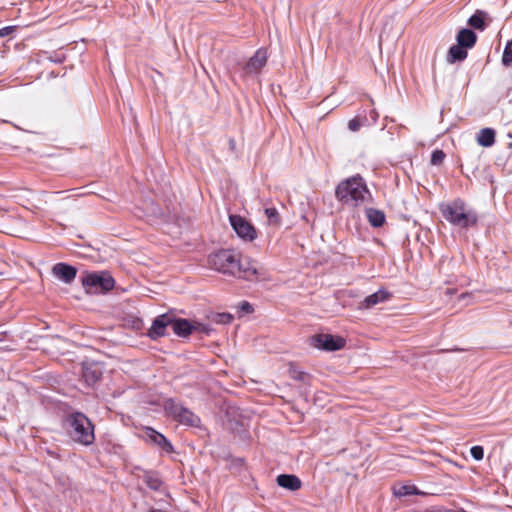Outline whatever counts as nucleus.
<instances>
[{
    "label": "nucleus",
    "instance_id": "nucleus-7",
    "mask_svg": "<svg viewBox=\"0 0 512 512\" xmlns=\"http://www.w3.org/2000/svg\"><path fill=\"white\" fill-rule=\"evenodd\" d=\"M346 339L338 334L317 333L309 338V344L325 352H336L342 350L346 346Z\"/></svg>",
    "mask_w": 512,
    "mask_h": 512
},
{
    "label": "nucleus",
    "instance_id": "nucleus-10",
    "mask_svg": "<svg viewBox=\"0 0 512 512\" xmlns=\"http://www.w3.org/2000/svg\"><path fill=\"white\" fill-rule=\"evenodd\" d=\"M142 439L149 445L157 447L165 453H173L174 446L171 441L161 432L151 426H144L142 428Z\"/></svg>",
    "mask_w": 512,
    "mask_h": 512
},
{
    "label": "nucleus",
    "instance_id": "nucleus-33",
    "mask_svg": "<svg viewBox=\"0 0 512 512\" xmlns=\"http://www.w3.org/2000/svg\"><path fill=\"white\" fill-rule=\"evenodd\" d=\"M237 308H238V312H239V317H242L245 314H250V313L254 312L253 305L247 300L241 301Z\"/></svg>",
    "mask_w": 512,
    "mask_h": 512
},
{
    "label": "nucleus",
    "instance_id": "nucleus-18",
    "mask_svg": "<svg viewBox=\"0 0 512 512\" xmlns=\"http://www.w3.org/2000/svg\"><path fill=\"white\" fill-rule=\"evenodd\" d=\"M477 39L476 32L468 27L460 28L456 34V42L468 50L475 46Z\"/></svg>",
    "mask_w": 512,
    "mask_h": 512
},
{
    "label": "nucleus",
    "instance_id": "nucleus-3",
    "mask_svg": "<svg viewBox=\"0 0 512 512\" xmlns=\"http://www.w3.org/2000/svg\"><path fill=\"white\" fill-rule=\"evenodd\" d=\"M335 198L342 204L353 203L355 207L372 200V194L360 174L341 180L335 187Z\"/></svg>",
    "mask_w": 512,
    "mask_h": 512
},
{
    "label": "nucleus",
    "instance_id": "nucleus-37",
    "mask_svg": "<svg viewBox=\"0 0 512 512\" xmlns=\"http://www.w3.org/2000/svg\"><path fill=\"white\" fill-rule=\"evenodd\" d=\"M16 29H17L16 25H9V26H4V27L0 28V38L9 36L13 32H15Z\"/></svg>",
    "mask_w": 512,
    "mask_h": 512
},
{
    "label": "nucleus",
    "instance_id": "nucleus-6",
    "mask_svg": "<svg viewBox=\"0 0 512 512\" xmlns=\"http://www.w3.org/2000/svg\"><path fill=\"white\" fill-rule=\"evenodd\" d=\"M163 410L166 416L172 418L181 425L199 427L201 419L188 407L184 406L176 398H167L163 402Z\"/></svg>",
    "mask_w": 512,
    "mask_h": 512
},
{
    "label": "nucleus",
    "instance_id": "nucleus-28",
    "mask_svg": "<svg viewBox=\"0 0 512 512\" xmlns=\"http://www.w3.org/2000/svg\"><path fill=\"white\" fill-rule=\"evenodd\" d=\"M370 125L369 120L366 116L356 115L354 118L349 120L348 129L352 132L358 131L362 126Z\"/></svg>",
    "mask_w": 512,
    "mask_h": 512
},
{
    "label": "nucleus",
    "instance_id": "nucleus-26",
    "mask_svg": "<svg viewBox=\"0 0 512 512\" xmlns=\"http://www.w3.org/2000/svg\"><path fill=\"white\" fill-rule=\"evenodd\" d=\"M208 318L212 323L227 325L233 321L234 315L229 312H215L212 313Z\"/></svg>",
    "mask_w": 512,
    "mask_h": 512
},
{
    "label": "nucleus",
    "instance_id": "nucleus-5",
    "mask_svg": "<svg viewBox=\"0 0 512 512\" xmlns=\"http://www.w3.org/2000/svg\"><path fill=\"white\" fill-rule=\"evenodd\" d=\"M209 265L216 271L235 276L243 267V260L239 259L231 249H221L208 257Z\"/></svg>",
    "mask_w": 512,
    "mask_h": 512
},
{
    "label": "nucleus",
    "instance_id": "nucleus-12",
    "mask_svg": "<svg viewBox=\"0 0 512 512\" xmlns=\"http://www.w3.org/2000/svg\"><path fill=\"white\" fill-rule=\"evenodd\" d=\"M172 312H166L156 316L148 329L146 336L153 341L167 335V328H171Z\"/></svg>",
    "mask_w": 512,
    "mask_h": 512
},
{
    "label": "nucleus",
    "instance_id": "nucleus-25",
    "mask_svg": "<svg viewBox=\"0 0 512 512\" xmlns=\"http://www.w3.org/2000/svg\"><path fill=\"white\" fill-rule=\"evenodd\" d=\"M243 274L242 277L247 281H253L258 275V270L255 266L251 265L248 259L243 260V267L237 274Z\"/></svg>",
    "mask_w": 512,
    "mask_h": 512
},
{
    "label": "nucleus",
    "instance_id": "nucleus-22",
    "mask_svg": "<svg viewBox=\"0 0 512 512\" xmlns=\"http://www.w3.org/2000/svg\"><path fill=\"white\" fill-rule=\"evenodd\" d=\"M495 137L496 131L493 128L485 127L478 132L477 143L484 148H489L494 145Z\"/></svg>",
    "mask_w": 512,
    "mask_h": 512
},
{
    "label": "nucleus",
    "instance_id": "nucleus-13",
    "mask_svg": "<svg viewBox=\"0 0 512 512\" xmlns=\"http://www.w3.org/2000/svg\"><path fill=\"white\" fill-rule=\"evenodd\" d=\"M52 274L64 284H71L76 276L78 269L76 266L67 262H58L52 266Z\"/></svg>",
    "mask_w": 512,
    "mask_h": 512
},
{
    "label": "nucleus",
    "instance_id": "nucleus-21",
    "mask_svg": "<svg viewBox=\"0 0 512 512\" xmlns=\"http://www.w3.org/2000/svg\"><path fill=\"white\" fill-rule=\"evenodd\" d=\"M467 56L468 49L456 42V44L451 45L448 49L447 62L450 64L461 63Z\"/></svg>",
    "mask_w": 512,
    "mask_h": 512
},
{
    "label": "nucleus",
    "instance_id": "nucleus-20",
    "mask_svg": "<svg viewBox=\"0 0 512 512\" xmlns=\"http://www.w3.org/2000/svg\"><path fill=\"white\" fill-rule=\"evenodd\" d=\"M365 215L370 226L373 228H381L386 223V214L381 209L366 208Z\"/></svg>",
    "mask_w": 512,
    "mask_h": 512
},
{
    "label": "nucleus",
    "instance_id": "nucleus-14",
    "mask_svg": "<svg viewBox=\"0 0 512 512\" xmlns=\"http://www.w3.org/2000/svg\"><path fill=\"white\" fill-rule=\"evenodd\" d=\"M171 330L179 338H188L195 332L193 320L176 316L172 312Z\"/></svg>",
    "mask_w": 512,
    "mask_h": 512
},
{
    "label": "nucleus",
    "instance_id": "nucleus-39",
    "mask_svg": "<svg viewBox=\"0 0 512 512\" xmlns=\"http://www.w3.org/2000/svg\"><path fill=\"white\" fill-rule=\"evenodd\" d=\"M227 459H231L232 460V463L235 465V466H242L244 464V459L243 458H239V457H232V456H228Z\"/></svg>",
    "mask_w": 512,
    "mask_h": 512
},
{
    "label": "nucleus",
    "instance_id": "nucleus-15",
    "mask_svg": "<svg viewBox=\"0 0 512 512\" xmlns=\"http://www.w3.org/2000/svg\"><path fill=\"white\" fill-rule=\"evenodd\" d=\"M492 21L488 12L485 10L477 9L467 20L468 28L473 31L477 30L483 32Z\"/></svg>",
    "mask_w": 512,
    "mask_h": 512
},
{
    "label": "nucleus",
    "instance_id": "nucleus-36",
    "mask_svg": "<svg viewBox=\"0 0 512 512\" xmlns=\"http://www.w3.org/2000/svg\"><path fill=\"white\" fill-rule=\"evenodd\" d=\"M129 324L136 331L141 330L144 326L143 320L137 316L131 317V319L129 320Z\"/></svg>",
    "mask_w": 512,
    "mask_h": 512
},
{
    "label": "nucleus",
    "instance_id": "nucleus-24",
    "mask_svg": "<svg viewBox=\"0 0 512 512\" xmlns=\"http://www.w3.org/2000/svg\"><path fill=\"white\" fill-rule=\"evenodd\" d=\"M288 373L293 380L303 382L305 384H309L312 379V376L309 373L301 370L295 364H290Z\"/></svg>",
    "mask_w": 512,
    "mask_h": 512
},
{
    "label": "nucleus",
    "instance_id": "nucleus-27",
    "mask_svg": "<svg viewBox=\"0 0 512 512\" xmlns=\"http://www.w3.org/2000/svg\"><path fill=\"white\" fill-rule=\"evenodd\" d=\"M394 494L396 496L403 497L408 495L421 496L424 495L425 493L415 485H402L397 490L394 491Z\"/></svg>",
    "mask_w": 512,
    "mask_h": 512
},
{
    "label": "nucleus",
    "instance_id": "nucleus-1",
    "mask_svg": "<svg viewBox=\"0 0 512 512\" xmlns=\"http://www.w3.org/2000/svg\"><path fill=\"white\" fill-rule=\"evenodd\" d=\"M63 426L70 439L81 446L89 447L95 442V425L82 411L72 410L65 414Z\"/></svg>",
    "mask_w": 512,
    "mask_h": 512
},
{
    "label": "nucleus",
    "instance_id": "nucleus-11",
    "mask_svg": "<svg viewBox=\"0 0 512 512\" xmlns=\"http://www.w3.org/2000/svg\"><path fill=\"white\" fill-rule=\"evenodd\" d=\"M267 59V50L265 48L257 49L253 56H251L245 65L241 68V77L246 78L259 73L266 65Z\"/></svg>",
    "mask_w": 512,
    "mask_h": 512
},
{
    "label": "nucleus",
    "instance_id": "nucleus-29",
    "mask_svg": "<svg viewBox=\"0 0 512 512\" xmlns=\"http://www.w3.org/2000/svg\"><path fill=\"white\" fill-rule=\"evenodd\" d=\"M501 63L504 67H510L512 66V39L508 40L505 44Z\"/></svg>",
    "mask_w": 512,
    "mask_h": 512
},
{
    "label": "nucleus",
    "instance_id": "nucleus-4",
    "mask_svg": "<svg viewBox=\"0 0 512 512\" xmlns=\"http://www.w3.org/2000/svg\"><path fill=\"white\" fill-rule=\"evenodd\" d=\"M81 284L87 294L105 295L115 287V279L107 270L87 272L81 277Z\"/></svg>",
    "mask_w": 512,
    "mask_h": 512
},
{
    "label": "nucleus",
    "instance_id": "nucleus-38",
    "mask_svg": "<svg viewBox=\"0 0 512 512\" xmlns=\"http://www.w3.org/2000/svg\"><path fill=\"white\" fill-rule=\"evenodd\" d=\"M144 471H148L147 469L142 468L141 466H134L132 469V475L137 477L138 479H141V475H139V472H142L144 474Z\"/></svg>",
    "mask_w": 512,
    "mask_h": 512
},
{
    "label": "nucleus",
    "instance_id": "nucleus-34",
    "mask_svg": "<svg viewBox=\"0 0 512 512\" xmlns=\"http://www.w3.org/2000/svg\"><path fill=\"white\" fill-rule=\"evenodd\" d=\"M470 455L476 461L484 458V448L481 445H474L470 448Z\"/></svg>",
    "mask_w": 512,
    "mask_h": 512
},
{
    "label": "nucleus",
    "instance_id": "nucleus-32",
    "mask_svg": "<svg viewBox=\"0 0 512 512\" xmlns=\"http://www.w3.org/2000/svg\"><path fill=\"white\" fill-rule=\"evenodd\" d=\"M446 154L441 149H435L432 151L430 156V163L434 166H438L443 163Z\"/></svg>",
    "mask_w": 512,
    "mask_h": 512
},
{
    "label": "nucleus",
    "instance_id": "nucleus-40",
    "mask_svg": "<svg viewBox=\"0 0 512 512\" xmlns=\"http://www.w3.org/2000/svg\"><path fill=\"white\" fill-rule=\"evenodd\" d=\"M369 115L371 118V121L369 123L375 124L378 120V113L374 109H372V110H370Z\"/></svg>",
    "mask_w": 512,
    "mask_h": 512
},
{
    "label": "nucleus",
    "instance_id": "nucleus-23",
    "mask_svg": "<svg viewBox=\"0 0 512 512\" xmlns=\"http://www.w3.org/2000/svg\"><path fill=\"white\" fill-rule=\"evenodd\" d=\"M230 430L242 442H247L250 438L249 431L240 421H230Z\"/></svg>",
    "mask_w": 512,
    "mask_h": 512
},
{
    "label": "nucleus",
    "instance_id": "nucleus-17",
    "mask_svg": "<svg viewBox=\"0 0 512 512\" xmlns=\"http://www.w3.org/2000/svg\"><path fill=\"white\" fill-rule=\"evenodd\" d=\"M276 483L279 487L291 492H295L302 487L301 479L295 474H279L276 477Z\"/></svg>",
    "mask_w": 512,
    "mask_h": 512
},
{
    "label": "nucleus",
    "instance_id": "nucleus-2",
    "mask_svg": "<svg viewBox=\"0 0 512 512\" xmlns=\"http://www.w3.org/2000/svg\"><path fill=\"white\" fill-rule=\"evenodd\" d=\"M438 208L442 217L453 226L468 230L478 224L477 211L468 206L462 198H455L450 202H441Z\"/></svg>",
    "mask_w": 512,
    "mask_h": 512
},
{
    "label": "nucleus",
    "instance_id": "nucleus-8",
    "mask_svg": "<svg viewBox=\"0 0 512 512\" xmlns=\"http://www.w3.org/2000/svg\"><path fill=\"white\" fill-rule=\"evenodd\" d=\"M229 222L236 235L247 242H252L257 238V230L255 226L237 214L229 215Z\"/></svg>",
    "mask_w": 512,
    "mask_h": 512
},
{
    "label": "nucleus",
    "instance_id": "nucleus-16",
    "mask_svg": "<svg viewBox=\"0 0 512 512\" xmlns=\"http://www.w3.org/2000/svg\"><path fill=\"white\" fill-rule=\"evenodd\" d=\"M392 297V293L384 288H380L376 292L366 296L359 304L360 309H371L372 307L388 301Z\"/></svg>",
    "mask_w": 512,
    "mask_h": 512
},
{
    "label": "nucleus",
    "instance_id": "nucleus-19",
    "mask_svg": "<svg viewBox=\"0 0 512 512\" xmlns=\"http://www.w3.org/2000/svg\"><path fill=\"white\" fill-rule=\"evenodd\" d=\"M142 481L146 484V486L157 492H162V488L164 487V482L160 476V473L156 470L144 471V475L141 477Z\"/></svg>",
    "mask_w": 512,
    "mask_h": 512
},
{
    "label": "nucleus",
    "instance_id": "nucleus-35",
    "mask_svg": "<svg viewBox=\"0 0 512 512\" xmlns=\"http://www.w3.org/2000/svg\"><path fill=\"white\" fill-rule=\"evenodd\" d=\"M264 213L270 222L279 221V213L275 207L265 208Z\"/></svg>",
    "mask_w": 512,
    "mask_h": 512
},
{
    "label": "nucleus",
    "instance_id": "nucleus-30",
    "mask_svg": "<svg viewBox=\"0 0 512 512\" xmlns=\"http://www.w3.org/2000/svg\"><path fill=\"white\" fill-rule=\"evenodd\" d=\"M42 56L45 59H47L50 62L55 63V64H62L66 60V54L65 53H58V52L49 53L47 51H44L42 53Z\"/></svg>",
    "mask_w": 512,
    "mask_h": 512
},
{
    "label": "nucleus",
    "instance_id": "nucleus-31",
    "mask_svg": "<svg viewBox=\"0 0 512 512\" xmlns=\"http://www.w3.org/2000/svg\"><path fill=\"white\" fill-rule=\"evenodd\" d=\"M193 325L195 327V332L204 334L206 336H210L212 332H214V329L209 324L194 320Z\"/></svg>",
    "mask_w": 512,
    "mask_h": 512
},
{
    "label": "nucleus",
    "instance_id": "nucleus-9",
    "mask_svg": "<svg viewBox=\"0 0 512 512\" xmlns=\"http://www.w3.org/2000/svg\"><path fill=\"white\" fill-rule=\"evenodd\" d=\"M104 367L102 363L85 359L81 362V378L86 387L94 388L101 380Z\"/></svg>",
    "mask_w": 512,
    "mask_h": 512
}]
</instances>
